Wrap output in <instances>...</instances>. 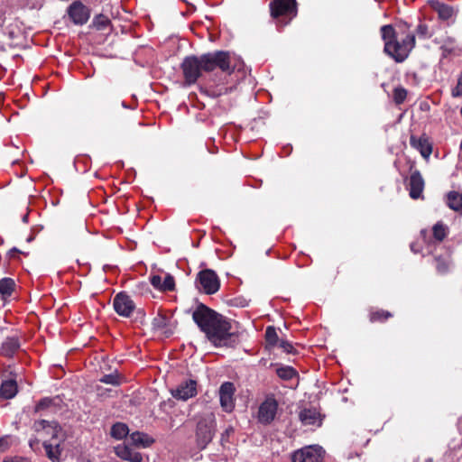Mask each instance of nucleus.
Listing matches in <instances>:
<instances>
[{
    "mask_svg": "<svg viewBox=\"0 0 462 462\" xmlns=\"http://www.w3.org/2000/svg\"><path fill=\"white\" fill-rule=\"evenodd\" d=\"M265 339L269 346H273L278 343V335L273 327H268L265 331Z\"/></svg>",
    "mask_w": 462,
    "mask_h": 462,
    "instance_id": "nucleus-31",
    "label": "nucleus"
},
{
    "mask_svg": "<svg viewBox=\"0 0 462 462\" xmlns=\"http://www.w3.org/2000/svg\"><path fill=\"white\" fill-rule=\"evenodd\" d=\"M410 26L403 23V37H399L392 25H383L381 28L382 38L384 42V52L393 58L396 62L404 61L412 49L415 47V35L407 32Z\"/></svg>",
    "mask_w": 462,
    "mask_h": 462,
    "instance_id": "nucleus-3",
    "label": "nucleus"
},
{
    "mask_svg": "<svg viewBox=\"0 0 462 462\" xmlns=\"http://www.w3.org/2000/svg\"><path fill=\"white\" fill-rule=\"evenodd\" d=\"M407 96V91L402 88H396L393 91V99L397 104L404 101Z\"/></svg>",
    "mask_w": 462,
    "mask_h": 462,
    "instance_id": "nucleus-34",
    "label": "nucleus"
},
{
    "mask_svg": "<svg viewBox=\"0 0 462 462\" xmlns=\"http://www.w3.org/2000/svg\"><path fill=\"white\" fill-rule=\"evenodd\" d=\"M436 267L439 273H444L448 269V264L442 259H436Z\"/></svg>",
    "mask_w": 462,
    "mask_h": 462,
    "instance_id": "nucleus-37",
    "label": "nucleus"
},
{
    "mask_svg": "<svg viewBox=\"0 0 462 462\" xmlns=\"http://www.w3.org/2000/svg\"><path fill=\"white\" fill-rule=\"evenodd\" d=\"M33 429L35 431H41L46 429L51 430L52 439L44 440L43 447L47 457L52 462H60V457L61 454L60 443L64 440L61 428L55 421L41 420H36L33 423Z\"/></svg>",
    "mask_w": 462,
    "mask_h": 462,
    "instance_id": "nucleus-4",
    "label": "nucleus"
},
{
    "mask_svg": "<svg viewBox=\"0 0 462 462\" xmlns=\"http://www.w3.org/2000/svg\"><path fill=\"white\" fill-rule=\"evenodd\" d=\"M128 434V427L125 423H116L111 429V435L116 439H122Z\"/></svg>",
    "mask_w": 462,
    "mask_h": 462,
    "instance_id": "nucleus-25",
    "label": "nucleus"
},
{
    "mask_svg": "<svg viewBox=\"0 0 462 462\" xmlns=\"http://www.w3.org/2000/svg\"><path fill=\"white\" fill-rule=\"evenodd\" d=\"M416 33L419 36V38L422 39H429L433 35L432 30H430V27L423 23H419V25L416 28Z\"/></svg>",
    "mask_w": 462,
    "mask_h": 462,
    "instance_id": "nucleus-29",
    "label": "nucleus"
},
{
    "mask_svg": "<svg viewBox=\"0 0 462 462\" xmlns=\"http://www.w3.org/2000/svg\"><path fill=\"white\" fill-rule=\"evenodd\" d=\"M38 433L40 434H42L43 436H48L50 435L51 436V439H52V432L51 430L46 429V430H41V431H37Z\"/></svg>",
    "mask_w": 462,
    "mask_h": 462,
    "instance_id": "nucleus-43",
    "label": "nucleus"
},
{
    "mask_svg": "<svg viewBox=\"0 0 462 462\" xmlns=\"http://www.w3.org/2000/svg\"><path fill=\"white\" fill-rule=\"evenodd\" d=\"M38 444H39V440L37 439H32L29 441V445H30L31 448H34V447L37 446Z\"/></svg>",
    "mask_w": 462,
    "mask_h": 462,
    "instance_id": "nucleus-44",
    "label": "nucleus"
},
{
    "mask_svg": "<svg viewBox=\"0 0 462 462\" xmlns=\"http://www.w3.org/2000/svg\"><path fill=\"white\" fill-rule=\"evenodd\" d=\"M151 283L154 288L161 291H172L175 286L174 279L170 274L165 275L164 278L160 275H153L151 278Z\"/></svg>",
    "mask_w": 462,
    "mask_h": 462,
    "instance_id": "nucleus-16",
    "label": "nucleus"
},
{
    "mask_svg": "<svg viewBox=\"0 0 462 462\" xmlns=\"http://www.w3.org/2000/svg\"><path fill=\"white\" fill-rule=\"evenodd\" d=\"M143 457L140 453L134 451L128 461L130 462H142Z\"/></svg>",
    "mask_w": 462,
    "mask_h": 462,
    "instance_id": "nucleus-40",
    "label": "nucleus"
},
{
    "mask_svg": "<svg viewBox=\"0 0 462 462\" xmlns=\"http://www.w3.org/2000/svg\"><path fill=\"white\" fill-rule=\"evenodd\" d=\"M218 393L221 407L227 412L232 411L235 407L233 398L235 393L234 384L230 382L222 383Z\"/></svg>",
    "mask_w": 462,
    "mask_h": 462,
    "instance_id": "nucleus-13",
    "label": "nucleus"
},
{
    "mask_svg": "<svg viewBox=\"0 0 462 462\" xmlns=\"http://www.w3.org/2000/svg\"><path fill=\"white\" fill-rule=\"evenodd\" d=\"M410 143L413 148L418 150L424 158H429L431 154L432 148L427 138H416L411 136Z\"/></svg>",
    "mask_w": 462,
    "mask_h": 462,
    "instance_id": "nucleus-17",
    "label": "nucleus"
},
{
    "mask_svg": "<svg viewBox=\"0 0 462 462\" xmlns=\"http://www.w3.org/2000/svg\"><path fill=\"white\" fill-rule=\"evenodd\" d=\"M68 14L77 25L85 24L89 19V10L80 2H74L68 9Z\"/></svg>",
    "mask_w": 462,
    "mask_h": 462,
    "instance_id": "nucleus-12",
    "label": "nucleus"
},
{
    "mask_svg": "<svg viewBox=\"0 0 462 462\" xmlns=\"http://www.w3.org/2000/svg\"><path fill=\"white\" fill-rule=\"evenodd\" d=\"M411 249L412 251H415V250H414V249H415V246H413V245H411Z\"/></svg>",
    "mask_w": 462,
    "mask_h": 462,
    "instance_id": "nucleus-47",
    "label": "nucleus"
},
{
    "mask_svg": "<svg viewBox=\"0 0 462 462\" xmlns=\"http://www.w3.org/2000/svg\"><path fill=\"white\" fill-rule=\"evenodd\" d=\"M276 373L283 380H290L296 375V371L291 366L277 368Z\"/></svg>",
    "mask_w": 462,
    "mask_h": 462,
    "instance_id": "nucleus-27",
    "label": "nucleus"
},
{
    "mask_svg": "<svg viewBox=\"0 0 462 462\" xmlns=\"http://www.w3.org/2000/svg\"><path fill=\"white\" fill-rule=\"evenodd\" d=\"M411 249L412 251H415V250H414V249H415V246H413V245H411Z\"/></svg>",
    "mask_w": 462,
    "mask_h": 462,
    "instance_id": "nucleus-46",
    "label": "nucleus"
},
{
    "mask_svg": "<svg viewBox=\"0 0 462 462\" xmlns=\"http://www.w3.org/2000/svg\"><path fill=\"white\" fill-rule=\"evenodd\" d=\"M171 393L177 400L187 401L197 394V382L192 379L185 380L171 389Z\"/></svg>",
    "mask_w": 462,
    "mask_h": 462,
    "instance_id": "nucleus-8",
    "label": "nucleus"
},
{
    "mask_svg": "<svg viewBox=\"0 0 462 462\" xmlns=\"http://www.w3.org/2000/svg\"><path fill=\"white\" fill-rule=\"evenodd\" d=\"M109 23V20L105 16H99L97 18V27L101 30L106 28Z\"/></svg>",
    "mask_w": 462,
    "mask_h": 462,
    "instance_id": "nucleus-38",
    "label": "nucleus"
},
{
    "mask_svg": "<svg viewBox=\"0 0 462 462\" xmlns=\"http://www.w3.org/2000/svg\"><path fill=\"white\" fill-rule=\"evenodd\" d=\"M15 288V282L11 278L0 280V294L3 298L10 297Z\"/></svg>",
    "mask_w": 462,
    "mask_h": 462,
    "instance_id": "nucleus-23",
    "label": "nucleus"
},
{
    "mask_svg": "<svg viewBox=\"0 0 462 462\" xmlns=\"http://www.w3.org/2000/svg\"><path fill=\"white\" fill-rule=\"evenodd\" d=\"M99 381L103 383L111 385H118L120 383L119 376L116 373L105 374L99 379Z\"/></svg>",
    "mask_w": 462,
    "mask_h": 462,
    "instance_id": "nucleus-32",
    "label": "nucleus"
},
{
    "mask_svg": "<svg viewBox=\"0 0 462 462\" xmlns=\"http://www.w3.org/2000/svg\"><path fill=\"white\" fill-rule=\"evenodd\" d=\"M453 97H462V72L457 79V86L452 89Z\"/></svg>",
    "mask_w": 462,
    "mask_h": 462,
    "instance_id": "nucleus-35",
    "label": "nucleus"
},
{
    "mask_svg": "<svg viewBox=\"0 0 462 462\" xmlns=\"http://www.w3.org/2000/svg\"><path fill=\"white\" fill-rule=\"evenodd\" d=\"M199 288L207 294H213L219 289L220 282L217 273L209 269L203 270L198 274Z\"/></svg>",
    "mask_w": 462,
    "mask_h": 462,
    "instance_id": "nucleus-7",
    "label": "nucleus"
},
{
    "mask_svg": "<svg viewBox=\"0 0 462 462\" xmlns=\"http://www.w3.org/2000/svg\"><path fill=\"white\" fill-rule=\"evenodd\" d=\"M434 238L438 241H442L446 236L448 227L441 222H438L432 228Z\"/></svg>",
    "mask_w": 462,
    "mask_h": 462,
    "instance_id": "nucleus-26",
    "label": "nucleus"
},
{
    "mask_svg": "<svg viewBox=\"0 0 462 462\" xmlns=\"http://www.w3.org/2000/svg\"><path fill=\"white\" fill-rule=\"evenodd\" d=\"M130 439L132 440V443L136 446L148 447L152 443V440L149 439L147 435L138 431L134 432L130 436Z\"/></svg>",
    "mask_w": 462,
    "mask_h": 462,
    "instance_id": "nucleus-24",
    "label": "nucleus"
},
{
    "mask_svg": "<svg viewBox=\"0 0 462 462\" xmlns=\"http://www.w3.org/2000/svg\"><path fill=\"white\" fill-rule=\"evenodd\" d=\"M53 403H54V399L48 398V397L43 398L35 406V411L39 412V411L47 410V409L51 408Z\"/></svg>",
    "mask_w": 462,
    "mask_h": 462,
    "instance_id": "nucleus-33",
    "label": "nucleus"
},
{
    "mask_svg": "<svg viewBox=\"0 0 462 462\" xmlns=\"http://www.w3.org/2000/svg\"><path fill=\"white\" fill-rule=\"evenodd\" d=\"M300 420L305 425L320 424L319 413L316 410L304 409L300 412Z\"/></svg>",
    "mask_w": 462,
    "mask_h": 462,
    "instance_id": "nucleus-20",
    "label": "nucleus"
},
{
    "mask_svg": "<svg viewBox=\"0 0 462 462\" xmlns=\"http://www.w3.org/2000/svg\"><path fill=\"white\" fill-rule=\"evenodd\" d=\"M3 462H31L29 459L22 457H7Z\"/></svg>",
    "mask_w": 462,
    "mask_h": 462,
    "instance_id": "nucleus-39",
    "label": "nucleus"
},
{
    "mask_svg": "<svg viewBox=\"0 0 462 462\" xmlns=\"http://www.w3.org/2000/svg\"><path fill=\"white\" fill-rule=\"evenodd\" d=\"M152 328L160 331L166 337H169L173 332V326L171 325V319L162 313H158L152 319Z\"/></svg>",
    "mask_w": 462,
    "mask_h": 462,
    "instance_id": "nucleus-14",
    "label": "nucleus"
},
{
    "mask_svg": "<svg viewBox=\"0 0 462 462\" xmlns=\"http://www.w3.org/2000/svg\"><path fill=\"white\" fill-rule=\"evenodd\" d=\"M113 305L116 312L123 317H129L135 309L132 299L123 292L115 297Z\"/></svg>",
    "mask_w": 462,
    "mask_h": 462,
    "instance_id": "nucleus-10",
    "label": "nucleus"
},
{
    "mask_svg": "<svg viewBox=\"0 0 462 462\" xmlns=\"http://www.w3.org/2000/svg\"><path fill=\"white\" fill-rule=\"evenodd\" d=\"M322 450L317 447H306L292 455V462H320Z\"/></svg>",
    "mask_w": 462,
    "mask_h": 462,
    "instance_id": "nucleus-11",
    "label": "nucleus"
},
{
    "mask_svg": "<svg viewBox=\"0 0 462 462\" xmlns=\"http://www.w3.org/2000/svg\"><path fill=\"white\" fill-rule=\"evenodd\" d=\"M431 6L441 20H448L453 15V9L445 4L433 2Z\"/></svg>",
    "mask_w": 462,
    "mask_h": 462,
    "instance_id": "nucleus-21",
    "label": "nucleus"
},
{
    "mask_svg": "<svg viewBox=\"0 0 462 462\" xmlns=\"http://www.w3.org/2000/svg\"><path fill=\"white\" fill-rule=\"evenodd\" d=\"M185 83L194 84L201 76L203 71L211 72L216 68L222 71L231 73L229 53L226 51H215L198 56L186 57L180 65Z\"/></svg>",
    "mask_w": 462,
    "mask_h": 462,
    "instance_id": "nucleus-1",
    "label": "nucleus"
},
{
    "mask_svg": "<svg viewBox=\"0 0 462 462\" xmlns=\"http://www.w3.org/2000/svg\"><path fill=\"white\" fill-rule=\"evenodd\" d=\"M8 441L6 439H0V452H4L8 448Z\"/></svg>",
    "mask_w": 462,
    "mask_h": 462,
    "instance_id": "nucleus-41",
    "label": "nucleus"
},
{
    "mask_svg": "<svg viewBox=\"0 0 462 462\" xmlns=\"http://www.w3.org/2000/svg\"><path fill=\"white\" fill-rule=\"evenodd\" d=\"M17 384L13 379L4 381L0 386V396L4 399H12L17 393Z\"/></svg>",
    "mask_w": 462,
    "mask_h": 462,
    "instance_id": "nucleus-19",
    "label": "nucleus"
},
{
    "mask_svg": "<svg viewBox=\"0 0 462 462\" xmlns=\"http://www.w3.org/2000/svg\"><path fill=\"white\" fill-rule=\"evenodd\" d=\"M97 391L99 396H104L106 392H110V390L104 389L102 386H97Z\"/></svg>",
    "mask_w": 462,
    "mask_h": 462,
    "instance_id": "nucleus-42",
    "label": "nucleus"
},
{
    "mask_svg": "<svg viewBox=\"0 0 462 462\" xmlns=\"http://www.w3.org/2000/svg\"><path fill=\"white\" fill-rule=\"evenodd\" d=\"M270 8L272 16L278 19L282 26L287 25L297 14L295 0H273Z\"/></svg>",
    "mask_w": 462,
    "mask_h": 462,
    "instance_id": "nucleus-6",
    "label": "nucleus"
},
{
    "mask_svg": "<svg viewBox=\"0 0 462 462\" xmlns=\"http://www.w3.org/2000/svg\"><path fill=\"white\" fill-rule=\"evenodd\" d=\"M279 346L288 354H295L296 351L294 346L288 341L282 340L279 344Z\"/></svg>",
    "mask_w": 462,
    "mask_h": 462,
    "instance_id": "nucleus-36",
    "label": "nucleus"
},
{
    "mask_svg": "<svg viewBox=\"0 0 462 462\" xmlns=\"http://www.w3.org/2000/svg\"><path fill=\"white\" fill-rule=\"evenodd\" d=\"M393 315L391 312L386 310H376L370 314V321L371 322H376V321H384L387 319L391 318Z\"/></svg>",
    "mask_w": 462,
    "mask_h": 462,
    "instance_id": "nucleus-30",
    "label": "nucleus"
},
{
    "mask_svg": "<svg viewBox=\"0 0 462 462\" xmlns=\"http://www.w3.org/2000/svg\"><path fill=\"white\" fill-rule=\"evenodd\" d=\"M192 319L214 346L226 345L231 336V326L221 314L201 303L193 311Z\"/></svg>",
    "mask_w": 462,
    "mask_h": 462,
    "instance_id": "nucleus-2",
    "label": "nucleus"
},
{
    "mask_svg": "<svg viewBox=\"0 0 462 462\" xmlns=\"http://www.w3.org/2000/svg\"><path fill=\"white\" fill-rule=\"evenodd\" d=\"M409 185L410 196L412 199L420 198L424 189V180L418 171H415L411 173Z\"/></svg>",
    "mask_w": 462,
    "mask_h": 462,
    "instance_id": "nucleus-15",
    "label": "nucleus"
},
{
    "mask_svg": "<svg viewBox=\"0 0 462 462\" xmlns=\"http://www.w3.org/2000/svg\"><path fill=\"white\" fill-rule=\"evenodd\" d=\"M215 415L213 412L206 411L198 416L196 438L198 446L200 448H205L212 440L215 434Z\"/></svg>",
    "mask_w": 462,
    "mask_h": 462,
    "instance_id": "nucleus-5",
    "label": "nucleus"
},
{
    "mask_svg": "<svg viewBox=\"0 0 462 462\" xmlns=\"http://www.w3.org/2000/svg\"><path fill=\"white\" fill-rule=\"evenodd\" d=\"M448 206L455 211H462V194L451 191L447 196Z\"/></svg>",
    "mask_w": 462,
    "mask_h": 462,
    "instance_id": "nucleus-22",
    "label": "nucleus"
},
{
    "mask_svg": "<svg viewBox=\"0 0 462 462\" xmlns=\"http://www.w3.org/2000/svg\"><path fill=\"white\" fill-rule=\"evenodd\" d=\"M27 217H28V216H27V215H25V216L23 217V220L24 222H26V221H27Z\"/></svg>",
    "mask_w": 462,
    "mask_h": 462,
    "instance_id": "nucleus-45",
    "label": "nucleus"
},
{
    "mask_svg": "<svg viewBox=\"0 0 462 462\" xmlns=\"http://www.w3.org/2000/svg\"><path fill=\"white\" fill-rule=\"evenodd\" d=\"M115 452L117 457L128 461L129 457H131L134 451L125 445H118L117 447L115 448Z\"/></svg>",
    "mask_w": 462,
    "mask_h": 462,
    "instance_id": "nucleus-28",
    "label": "nucleus"
},
{
    "mask_svg": "<svg viewBox=\"0 0 462 462\" xmlns=\"http://www.w3.org/2000/svg\"><path fill=\"white\" fill-rule=\"evenodd\" d=\"M278 409V402L273 397H268L260 405L258 411V420L261 423L269 424L271 423L276 415Z\"/></svg>",
    "mask_w": 462,
    "mask_h": 462,
    "instance_id": "nucleus-9",
    "label": "nucleus"
},
{
    "mask_svg": "<svg viewBox=\"0 0 462 462\" xmlns=\"http://www.w3.org/2000/svg\"><path fill=\"white\" fill-rule=\"evenodd\" d=\"M20 348V342L17 337H6L1 346V355L6 357H12Z\"/></svg>",
    "mask_w": 462,
    "mask_h": 462,
    "instance_id": "nucleus-18",
    "label": "nucleus"
}]
</instances>
